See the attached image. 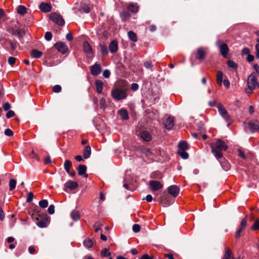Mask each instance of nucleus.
I'll use <instances>...</instances> for the list:
<instances>
[{"instance_id": "nucleus-5", "label": "nucleus", "mask_w": 259, "mask_h": 259, "mask_svg": "<svg viewBox=\"0 0 259 259\" xmlns=\"http://www.w3.org/2000/svg\"><path fill=\"white\" fill-rule=\"evenodd\" d=\"M217 108L219 114L228 123V124L229 125L231 123V118L227 111L221 104L218 105Z\"/></svg>"}, {"instance_id": "nucleus-43", "label": "nucleus", "mask_w": 259, "mask_h": 259, "mask_svg": "<svg viewBox=\"0 0 259 259\" xmlns=\"http://www.w3.org/2000/svg\"><path fill=\"white\" fill-rule=\"evenodd\" d=\"M100 106L101 109H104L106 107V101L104 98H101L100 100Z\"/></svg>"}, {"instance_id": "nucleus-54", "label": "nucleus", "mask_w": 259, "mask_h": 259, "mask_svg": "<svg viewBox=\"0 0 259 259\" xmlns=\"http://www.w3.org/2000/svg\"><path fill=\"white\" fill-rule=\"evenodd\" d=\"M103 75L105 78H109L110 75V72L108 70H105L103 71Z\"/></svg>"}, {"instance_id": "nucleus-49", "label": "nucleus", "mask_w": 259, "mask_h": 259, "mask_svg": "<svg viewBox=\"0 0 259 259\" xmlns=\"http://www.w3.org/2000/svg\"><path fill=\"white\" fill-rule=\"evenodd\" d=\"M133 230L135 233H138L140 230V227L138 224H135L133 226Z\"/></svg>"}, {"instance_id": "nucleus-29", "label": "nucleus", "mask_w": 259, "mask_h": 259, "mask_svg": "<svg viewBox=\"0 0 259 259\" xmlns=\"http://www.w3.org/2000/svg\"><path fill=\"white\" fill-rule=\"evenodd\" d=\"M31 57L34 58H39L42 56V53L38 50H33L31 53Z\"/></svg>"}, {"instance_id": "nucleus-64", "label": "nucleus", "mask_w": 259, "mask_h": 259, "mask_svg": "<svg viewBox=\"0 0 259 259\" xmlns=\"http://www.w3.org/2000/svg\"><path fill=\"white\" fill-rule=\"evenodd\" d=\"M253 60H254L253 56H252L250 54H248L247 55V60L248 62H251L253 61Z\"/></svg>"}, {"instance_id": "nucleus-55", "label": "nucleus", "mask_w": 259, "mask_h": 259, "mask_svg": "<svg viewBox=\"0 0 259 259\" xmlns=\"http://www.w3.org/2000/svg\"><path fill=\"white\" fill-rule=\"evenodd\" d=\"M33 194L31 192H29L28 194V196H27V199H26V201L27 202H31L32 201V199H33Z\"/></svg>"}, {"instance_id": "nucleus-27", "label": "nucleus", "mask_w": 259, "mask_h": 259, "mask_svg": "<svg viewBox=\"0 0 259 259\" xmlns=\"http://www.w3.org/2000/svg\"><path fill=\"white\" fill-rule=\"evenodd\" d=\"M118 113L122 119L126 120L128 118V114L126 110L120 109L118 111Z\"/></svg>"}, {"instance_id": "nucleus-48", "label": "nucleus", "mask_w": 259, "mask_h": 259, "mask_svg": "<svg viewBox=\"0 0 259 259\" xmlns=\"http://www.w3.org/2000/svg\"><path fill=\"white\" fill-rule=\"evenodd\" d=\"M16 60V58L13 57H10L8 58V61L9 64L11 65L15 64Z\"/></svg>"}, {"instance_id": "nucleus-56", "label": "nucleus", "mask_w": 259, "mask_h": 259, "mask_svg": "<svg viewBox=\"0 0 259 259\" xmlns=\"http://www.w3.org/2000/svg\"><path fill=\"white\" fill-rule=\"evenodd\" d=\"M14 115H15L14 112L12 110H10L7 113L6 116L7 118H11V117L14 116Z\"/></svg>"}, {"instance_id": "nucleus-23", "label": "nucleus", "mask_w": 259, "mask_h": 259, "mask_svg": "<svg viewBox=\"0 0 259 259\" xmlns=\"http://www.w3.org/2000/svg\"><path fill=\"white\" fill-rule=\"evenodd\" d=\"M91 154V149L90 146H87L85 147L83 151V155L84 159L88 158Z\"/></svg>"}, {"instance_id": "nucleus-33", "label": "nucleus", "mask_w": 259, "mask_h": 259, "mask_svg": "<svg viewBox=\"0 0 259 259\" xmlns=\"http://www.w3.org/2000/svg\"><path fill=\"white\" fill-rule=\"evenodd\" d=\"M80 11L86 13H88L90 12L88 6L84 3H81L80 4Z\"/></svg>"}, {"instance_id": "nucleus-37", "label": "nucleus", "mask_w": 259, "mask_h": 259, "mask_svg": "<svg viewBox=\"0 0 259 259\" xmlns=\"http://www.w3.org/2000/svg\"><path fill=\"white\" fill-rule=\"evenodd\" d=\"M17 12L20 15H24L26 12V9L23 6H19L17 8Z\"/></svg>"}, {"instance_id": "nucleus-8", "label": "nucleus", "mask_w": 259, "mask_h": 259, "mask_svg": "<svg viewBox=\"0 0 259 259\" xmlns=\"http://www.w3.org/2000/svg\"><path fill=\"white\" fill-rule=\"evenodd\" d=\"M136 134L145 141L149 142L151 140V136L147 131H143L140 132L137 131Z\"/></svg>"}, {"instance_id": "nucleus-40", "label": "nucleus", "mask_w": 259, "mask_h": 259, "mask_svg": "<svg viewBox=\"0 0 259 259\" xmlns=\"http://www.w3.org/2000/svg\"><path fill=\"white\" fill-rule=\"evenodd\" d=\"M101 254L102 257H106L110 256L111 253L107 248H105L101 250Z\"/></svg>"}, {"instance_id": "nucleus-19", "label": "nucleus", "mask_w": 259, "mask_h": 259, "mask_svg": "<svg viewBox=\"0 0 259 259\" xmlns=\"http://www.w3.org/2000/svg\"><path fill=\"white\" fill-rule=\"evenodd\" d=\"M128 11L136 13L139 11V6L137 4L131 3L127 7Z\"/></svg>"}, {"instance_id": "nucleus-2", "label": "nucleus", "mask_w": 259, "mask_h": 259, "mask_svg": "<svg viewBox=\"0 0 259 259\" xmlns=\"http://www.w3.org/2000/svg\"><path fill=\"white\" fill-rule=\"evenodd\" d=\"M247 84V88L245 89V92L247 94H251L253 90L259 88V82L254 73H252L248 77Z\"/></svg>"}, {"instance_id": "nucleus-39", "label": "nucleus", "mask_w": 259, "mask_h": 259, "mask_svg": "<svg viewBox=\"0 0 259 259\" xmlns=\"http://www.w3.org/2000/svg\"><path fill=\"white\" fill-rule=\"evenodd\" d=\"M178 153L184 159H187L189 157L188 153L185 152V151L179 150Z\"/></svg>"}, {"instance_id": "nucleus-26", "label": "nucleus", "mask_w": 259, "mask_h": 259, "mask_svg": "<svg viewBox=\"0 0 259 259\" xmlns=\"http://www.w3.org/2000/svg\"><path fill=\"white\" fill-rule=\"evenodd\" d=\"M142 152L144 155H145V156H146L149 158L153 159V153L149 149L143 148L142 150Z\"/></svg>"}, {"instance_id": "nucleus-18", "label": "nucleus", "mask_w": 259, "mask_h": 259, "mask_svg": "<svg viewBox=\"0 0 259 259\" xmlns=\"http://www.w3.org/2000/svg\"><path fill=\"white\" fill-rule=\"evenodd\" d=\"M39 8L43 12H49L51 10V6L47 3H42L39 6Z\"/></svg>"}, {"instance_id": "nucleus-17", "label": "nucleus", "mask_w": 259, "mask_h": 259, "mask_svg": "<svg viewBox=\"0 0 259 259\" xmlns=\"http://www.w3.org/2000/svg\"><path fill=\"white\" fill-rule=\"evenodd\" d=\"M118 48V43L115 40L112 41L109 45V50L111 53H115L117 52Z\"/></svg>"}, {"instance_id": "nucleus-11", "label": "nucleus", "mask_w": 259, "mask_h": 259, "mask_svg": "<svg viewBox=\"0 0 259 259\" xmlns=\"http://www.w3.org/2000/svg\"><path fill=\"white\" fill-rule=\"evenodd\" d=\"M168 192L173 197H175L179 193L180 189L176 185H172L168 187Z\"/></svg>"}, {"instance_id": "nucleus-32", "label": "nucleus", "mask_w": 259, "mask_h": 259, "mask_svg": "<svg viewBox=\"0 0 259 259\" xmlns=\"http://www.w3.org/2000/svg\"><path fill=\"white\" fill-rule=\"evenodd\" d=\"M128 36L129 38L133 41L136 42L137 41V37L136 33L132 31L128 32Z\"/></svg>"}, {"instance_id": "nucleus-45", "label": "nucleus", "mask_w": 259, "mask_h": 259, "mask_svg": "<svg viewBox=\"0 0 259 259\" xmlns=\"http://www.w3.org/2000/svg\"><path fill=\"white\" fill-rule=\"evenodd\" d=\"M101 224L100 222H97L94 226L95 231L97 232L99 230H100L101 229Z\"/></svg>"}, {"instance_id": "nucleus-36", "label": "nucleus", "mask_w": 259, "mask_h": 259, "mask_svg": "<svg viewBox=\"0 0 259 259\" xmlns=\"http://www.w3.org/2000/svg\"><path fill=\"white\" fill-rule=\"evenodd\" d=\"M83 244L86 247L91 248L93 245V242L91 239H87L83 241Z\"/></svg>"}, {"instance_id": "nucleus-12", "label": "nucleus", "mask_w": 259, "mask_h": 259, "mask_svg": "<svg viewBox=\"0 0 259 259\" xmlns=\"http://www.w3.org/2000/svg\"><path fill=\"white\" fill-rule=\"evenodd\" d=\"M149 184L153 190H157L162 188V185L158 181H150Z\"/></svg>"}, {"instance_id": "nucleus-24", "label": "nucleus", "mask_w": 259, "mask_h": 259, "mask_svg": "<svg viewBox=\"0 0 259 259\" xmlns=\"http://www.w3.org/2000/svg\"><path fill=\"white\" fill-rule=\"evenodd\" d=\"M223 160H220V162L224 170L227 171L230 168V165L228 161L225 159H223Z\"/></svg>"}, {"instance_id": "nucleus-34", "label": "nucleus", "mask_w": 259, "mask_h": 259, "mask_svg": "<svg viewBox=\"0 0 259 259\" xmlns=\"http://www.w3.org/2000/svg\"><path fill=\"white\" fill-rule=\"evenodd\" d=\"M16 181L15 179H11L9 181V187H10V190L12 191L14 190L16 186Z\"/></svg>"}, {"instance_id": "nucleus-21", "label": "nucleus", "mask_w": 259, "mask_h": 259, "mask_svg": "<svg viewBox=\"0 0 259 259\" xmlns=\"http://www.w3.org/2000/svg\"><path fill=\"white\" fill-rule=\"evenodd\" d=\"M95 85L97 92L99 94H101L103 90V82L100 80H97L95 82Z\"/></svg>"}, {"instance_id": "nucleus-10", "label": "nucleus", "mask_w": 259, "mask_h": 259, "mask_svg": "<svg viewBox=\"0 0 259 259\" xmlns=\"http://www.w3.org/2000/svg\"><path fill=\"white\" fill-rule=\"evenodd\" d=\"M173 202V200L170 198L168 196H166L165 197H162L160 200V203L164 207H166Z\"/></svg>"}, {"instance_id": "nucleus-46", "label": "nucleus", "mask_w": 259, "mask_h": 259, "mask_svg": "<svg viewBox=\"0 0 259 259\" xmlns=\"http://www.w3.org/2000/svg\"><path fill=\"white\" fill-rule=\"evenodd\" d=\"M45 38L47 40L50 41L52 38V33L50 32H47L45 33Z\"/></svg>"}, {"instance_id": "nucleus-6", "label": "nucleus", "mask_w": 259, "mask_h": 259, "mask_svg": "<svg viewBox=\"0 0 259 259\" xmlns=\"http://www.w3.org/2000/svg\"><path fill=\"white\" fill-rule=\"evenodd\" d=\"M78 187V184L77 182L69 180L64 184V190L65 192H68L69 191L75 189Z\"/></svg>"}, {"instance_id": "nucleus-60", "label": "nucleus", "mask_w": 259, "mask_h": 259, "mask_svg": "<svg viewBox=\"0 0 259 259\" xmlns=\"http://www.w3.org/2000/svg\"><path fill=\"white\" fill-rule=\"evenodd\" d=\"M10 45L12 49L14 50L17 48V43L16 42L11 41Z\"/></svg>"}, {"instance_id": "nucleus-16", "label": "nucleus", "mask_w": 259, "mask_h": 259, "mask_svg": "<svg viewBox=\"0 0 259 259\" xmlns=\"http://www.w3.org/2000/svg\"><path fill=\"white\" fill-rule=\"evenodd\" d=\"M174 125V118L171 117L167 118L165 121V127L167 130H171Z\"/></svg>"}, {"instance_id": "nucleus-13", "label": "nucleus", "mask_w": 259, "mask_h": 259, "mask_svg": "<svg viewBox=\"0 0 259 259\" xmlns=\"http://www.w3.org/2000/svg\"><path fill=\"white\" fill-rule=\"evenodd\" d=\"M207 48H199L197 50V58L199 60H202L205 57L206 53Z\"/></svg>"}, {"instance_id": "nucleus-14", "label": "nucleus", "mask_w": 259, "mask_h": 259, "mask_svg": "<svg viewBox=\"0 0 259 259\" xmlns=\"http://www.w3.org/2000/svg\"><path fill=\"white\" fill-rule=\"evenodd\" d=\"M83 48L84 52L86 53L87 56L89 57H91L93 54L92 50L90 44L87 41L83 43Z\"/></svg>"}, {"instance_id": "nucleus-22", "label": "nucleus", "mask_w": 259, "mask_h": 259, "mask_svg": "<svg viewBox=\"0 0 259 259\" xmlns=\"http://www.w3.org/2000/svg\"><path fill=\"white\" fill-rule=\"evenodd\" d=\"M87 171V167L84 165H79L78 167V172L79 175H84L85 177H87L88 175L85 174Z\"/></svg>"}, {"instance_id": "nucleus-51", "label": "nucleus", "mask_w": 259, "mask_h": 259, "mask_svg": "<svg viewBox=\"0 0 259 259\" xmlns=\"http://www.w3.org/2000/svg\"><path fill=\"white\" fill-rule=\"evenodd\" d=\"M5 134L7 136L10 137L13 135V132L11 130L7 128L5 131Z\"/></svg>"}, {"instance_id": "nucleus-30", "label": "nucleus", "mask_w": 259, "mask_h": 259, "mask_svg": "<svg viewBox=\"0 0 259 259\" xmlns=\"http://www.w3.org/2000/svg\"><path fill=\"white\" fill-rule=\"evenodd\" d=\"M179 150L185 151L188 148V145L186 142L182 141L179 144Z\"/></svg>"}, {"instance_id": "nucleus-52", "label": "nucleus", "mask_w": 259, "mask_h": 259, "mask_svg": "<svg viewBox=\"0 0 259 259\" xmlns=\"http://www.w3.org/2000/svg\"><path fill=\"white\" fill-rule=\"evenodd\" d=\"M61 91V87L59 85H55L53 88V91L55 93H59Z\"/></svg>"}, {"instance_id": "nucleus-44", "label": "nucleus", "mask_w": 259, "mask_h": 259, "mask_svg": "<svg viewBox=\"0 0 259 259\" xmlns=\"http://www.w3.org/2000/svg\"><path fill=\"white\" fill-rule=\"evenodd\" d=\"M228 65L229 67L232 68H236L237 64L233 61L229 60L228 61Z\"/></svg>"}, {"instance_id": "nucleus-58", "label": "nucleus", "mask_w": 259, "mask_h": 259, "mask_svg": "<svg viewBox=\"0 0 259 259\" xmlns=\"http://www.w3.org/2000/svg\"><path fill=\"white\" fill-rule=\"evenodd\" d=\"M37 225L40 228H45L47 226L46 223L44 222H38Z\"/></svg>"}, {"instance_id": "nucleus-53", "label": "nucleus", "mask_w": 259, "mask_h": 259, "mask_svg": "<svg viewBox=\"0 0 259 259\" xmlns=\"http://www.w3.org/2000/svg\"><path fill=\"white\" fill-rule=\"evenodd\" d=\"M247 224V221L245 218L243 219L241 222V226L240 228L242 229L243 230L245 227L246 225Z\"/></svg>"}, {"instance_id": "nucleus-38", "label": "nucleus", "mask_w": 259, "mask_h": 259, "mask_svg": "<svg viewBox=\"0 0 259 259\" xmlns=\"http://www.w3.org/2000/svg\"><path fill=\"white\" fill-rule=\"evenodd\" d=\"M233 256L232 252L229 250L226 249L225 254L224 256V259H232Z\"/></svg>"}, {"instance_id": "nucleus-47", "label": "nucleus", "mask_w": 259, "mask_h": 259, "mask_svg": "<svg viewBox=\"0 0 259 259\" xmlns=\"http://www.w3.org/2000/svg\"><path fill=\"white\" fill-rule=\"evenodd\" d=\"M251 228L254 230L259 229V220H256L255 221Z\"/></svg>"}, {"instance_id": "nucleus-50", "label": "nucleus", "mask_w": 259, "mask_h": 259, "mask_svg": "<svg viewBox=\"0 0 259 259\" xmlns=\"http://www.w3.org/2000/svg\"><path fill=\"white\" fill-rule=\"evenodd\" d=\"M48 212L51 214H53L55 212V207L53 205H51L49 206L48 209Z\"/></svg>"}, {"instance_id": "nucleus-59", "label": "nucleus", "mask_w": 259, "mask_h": 259, "mask_svg": "<svg viewBox=\"0 0 259 259\" xmlns=\"http://www.w3.org/2000/svg\"><path fill=\"white\" fill-rule=\"evenodd\" d=\"M139 85L137 83H134L132 84L131 88L134 91H136L138 89Z\"/></svg>"}, {"instance_id": "nucleus-28", "label": "nucleus", "mask_w": 259, "mask_h": 259, "mask_svg": "<svg viewBox=\"0 0 259 259\" xmlns=\"http://www.w3.org/2000/svg\"><path fill=\"white\" fill-rule=\"evenodd\" d=\"M223 73L221 71H218L217 72V80L218 83L221 85L222 83L223 82Z\"/></svg>"}, {"instance_id": "nucleus-7", "label": "nucleus", "mask_w": 259, "mask_h": 259, "mask_svg": "<svg viewBox=\"0 0 259 259\" xmlns=\"http://www.w3.org/2000/svg\"><path fill=\"white\" fill-rule=\"evenodd\" d=\"M50 19L55 23L59 25H63L64 24V21L62 17L55 13H52L50 15Z\"/></svg>"}, {"instance_id": "nucleus-35", "label": "nucleus", "mask_w": 259, "mask_h": 259, "mask_svg": "<svg viewBox=\"0 0 259 259\" xmlns=\"http://www.w3.org/2000/svg\"><path fill=\"white\" fill-rule=\"evenodd\" d=\"M100 51L102 55H107L108 54V49L106 46L101 44L100 45Z\"/></svg>"}, {"instance_id": "nucleus-63", "label": "nucleus", "mask_w": 259, "mask_h": 259, "mask_svg": "<svg viewBox=\"0 0 259 259\" xmlns=\"http://www.w3.org/2000/svg\"><path fill=\"white\" fill-rule=\"evenodd\" d=\"M242 52L243 54L248 55L249 54L250 51L248 48H245L242 50Z\"/></svg>"}, {"instance_id": "nucleus-42", "label": "nucleus", "mask_w": 259, "mask_h": 259, "mask_svg": "<svg viewBox=\"0 0 259 259\" xmlns=\"http://www.w3.org/2000/svg\"><path fill=\"white\" fill-rule=\"evenodd\" d=\"M16 34L19 37L23 36L25 34V31L23 29H17L16 31Z\"/></svg>"}, {"instance_id": "nucleus-25", "label": "nucleus", "mask_w": 259, "mask_h": 259, "mask_svg": "<svg viewBox=\"0 0 259 259\" xmlns=\"http://www.w3.org/2000/svg\"><path fill=\"white\" fill-rule=\"evenodd\" d=\"M70 217L71 219L74 221H78L80 218L79 213L78 211L73 210L70 213Z\"/></svg>"}, {"instance_id": "nucleus-57", "label": "nucleus", "mask_w": 259, "mask_h": 259, "mask_svg": "<svg viewBox=\"0 0 259 259\" xmlns=\"http://www.w3.org/2000/svg\"><path fill=\"white\" fill-rule=\"evenodd\" d=\"M256 57L259 59V44H257L255 46Z\"/></svg>"}, {"instance_id": "nucleus-15", "label": "nucleus", "mask_w": 259, "mask_h": 259, "mask_svg": "<svg viewBox=\"0 0 259 259\" xmlns=\"http://www.w3.org/2000/svg\"><path fill=\"white\" fill-rule=\"evenodd\" d=\"M249 127L252 132L259 130V121L257 120L252 121L248 123Z\"/></svg>"}, {"instance_id": "nucleus-62", "label": "nucleus", "mask_w": 259, "mask_h": 259, "mask_svg": "<svg viewBox=\"0 0 259 259\" xmlns=\"http://www.w3.org/2000/svg\"><path fill=\"white\" fill-rule=\"evenodd\" d=\"M238 155L243 159L245 158L244 153L240 149L238 150Z\"/></svg>"}, {"instance_id": "nucleus-20", "label": "nucleus", "mask_w": 259, "mask_h": 259, "mask_svg": "<svg viewBox=\"0 0 259 259\" xmlns=\"http://www.w3.org/2000/svg\"><path fill=\"white\" fill-rule=\"evenodd\" d=\"M101 72V68L99 65L95 64L91 68V73L94 75H98Z\"/></svg>"}, {"instance_id": "nucleus-3", "label": "nucleus", "mask_w": 259, "mask_h": 259, "mask_svg": "<svg viewBox=\"0 0 259 259\" xmlns=\"http://www.w3.org/2000/svg\"><path fill=\"white\" fill-rule=\"evenodd\" d=\"M111 95L113 98L116 101L124 99L127 97V94L125 90L117 88L112 90Z\"/></svg>"}, {"instance_id": "nucleus-31", "label": "nucleus", "mask_w": 259, "mask_h": 259, "mask_svg": "<svg viewBox=\"0 0 259 259\" xmlns=\"http://www.w3.org/2000/svg\"><path fill=\"white\" fill-rule=\"evenodd\" d=\"M64 169L67 173H69L70 168L72 166V163L69 160H66L64 164Z\"/></svg>"}, {"instance_id": "nucleus-4", "label": "nucleus", "mask_w": 259, "mask_h": 259, "mask_svg": "<svg viewBox=\"0 0 259 259\" xmlns=\"http://www.w3.org/2000/svg\"><path fill=\"white\" fill-rule=\"evenodd\" d=\"M216 45L219 48L221 54L224 58H227L229 50L227 45L222 42L220 40H218L216 41Z\"/></svg>"}, {"instance_id": "nucleus-1", "label": "nucleus", "mask_w": 259, "mask_h": 259, "mask_svg": "<svg viewBox=\"0 0 259 259\" xmlns=\"http://www.w3.org/2000/svg\"><path fill=\"white\" fill-rule=\"evenodd\" d=\"M210 148L213 155L219 160L223 158V152L227 150L228 146L222 140L217 139L215 142L210 144Z\"/></svg>"}, {"instance_id": "nucleus-61", "label": "nucleus", "mask_w": 259, "mask_h": 259, "mask_svg": "<svg viewBox=\"0 0 259 259\" xmlns=\"http://www.w3.org/2000/svg\"><path fill=\"white\" fill-rule=\"evenodd\" d=\"M3 107H4V109L5 110L7 111V110H9L10 109L11 106H10V104L9 103H6L4 105Z\"/></svg>"}, {"instance_id": "nucleus-41", "label": "nucleus", "mask_w": 259, "mask_h": 259, "mask_svg": "<svg viewBox=\"0 0 259 259\" xmlns=\"http://www.w3.org/2000/svg\"><path fill=\"white\" fill-rule=\"evenodd\" d=\"M39 205L41 208H46L48 205V202L47 200H42L39 202Z\"/></svg>"}, {"instance_id": "nucleus-9", "label": "nucleus", "mask_w": 259, "mask_h": 259, "mask_svg": "<svg viewBox=\"0 0 259 259\" xmlns=\"http://www.w3.org/2000/svg\"><path fill=\"white\" fill-rule=\"evenodd\" d=\"M55 48L60 53L65 54L68 50V47L62 42H58L55 45Z\"/></svg>"}]
</instances>
